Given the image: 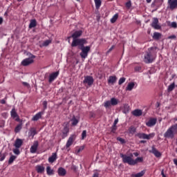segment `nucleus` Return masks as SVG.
<instances>
[{
    "mask_svg": "<svg viewBox=\"0 0 177 177\" xmlns=\"http://www.w3.org/2000/svg\"><path fill=\"white\" fill-rule=\"evenodd\" d=\"M82 35V30L75 31L71 36L68 38H73V40L71 44L73 48L78 46V45H85L87 44L86 39H77L80 38Z\"/></svg>",
    "mask_w": 177,
    "mask_h": 177,
    "instance_id": "obj_1",
    "label": "nucleus"
},
{
    "mask_svg": "<svg viewBox=\"0 0 177 177\" xmlns=\"http://www.w3.org/2000/svg\"><path fill=\"white\" fill-rule=\"evenodd\" d=\"M156 55H157V47H151L149 48L147 55L145 56V63H153L156 59Z\"/></svg>",
    "mask_w": 177,
    "mask_h": 177,
    "instance_id": "obj_2",
    "label": "nucleus"
},
{
    "mask_svg": "<svg viewBox=\"0 0 177 177\" xmlns=\"http://www.w3.org/2000/svg\"><path fill=\"white\" fill-rule=\"evenodd\" d=\"M177 135V124L171 125L164 133V138L167 139H174Z\"/></svg>",
    "mask_w": 177,
    "mask_h": 177,
    "instance_id": "obj_3",
    "label": "nucleus"
},
{
    "mask_svg": "<svg viewBox=\"0 0 177 177\" xmlns=\"http://www.w3.org/2000/svg\"><path fill=\"white\" fill-rule=\"evenodd\" d=\"M28 58L24 59L21 62V65L24 66H30V64H32L34 63V59H35V55L31 54V53H27Z\"/></svg>",
    "mask_w": 177,
    "mask_h": 177,
    "instance_id": "obj_4",
    "label": "nucleus"
},
{
    "mask_svg": "<svg viewBox=\"0 0 177 177\" xmlns=\"http://www.w3.org/2000/svg\"><path fill=\"white\" fill-rule=\"evenodd\" d=\"M120 157L121 158H122V162H124V164H129V165H135L136 162H134L132 159L133 155L131 154L130 156H128L127 155H124V153H120Z\"/></svg>",
    "mask_w": 177,
    "mask_h": 177,
    "instance_id": "obj_5",
    "label": "nucleus"
},
{
    "mask_svg": "<svg viewBox=\"0 0 177 177\" xmlns=\"http://www.w3.org/2000/svg\"><path fill=\"white\" fill-rule=\"evenodd\" d=\"M80 47V50L82 52L80 53V56L82 59H86L88 57V53L91 52V46H84V45H79Z\"/></svg>",
    "mask_w": 177,
    "mask_h": 177,
    "instance_id": "obj_6",
    "label": "nucleus"
},
{
    "mask_svg": "<svg viewBox=\"0 0 177 177\" xmlns=\"http://www.w3.org/2000/svg\"><path fill=\"white\" fill-rule=\"evenodd\" d=\"M154 133H151L150 134H146L144 133H139L137 134L138 138L139 139H147V140H150V139H152V138H154Z\"/></svg>",
    "mask_w": 177,
    "mask_h": 177,
    "instance_id": "obj_7",
    "label": "nucleus"
},
{
    "mask_svg": "<svg viewBox=\"0 0 177 177\" xmlns=\"http://www.w3.org/2000/svg\"><path fill=\"white\" fill-rule=\"evenodd\" d=\"M167 5L168 9L175 10V9H177V0H168Z\"/></svg>",
    "mask_w": 177,
    "mask_h": 177,
    "instance_id": "obj_8",
    "label": "nucleus"
},
{
    "mask_svg": "<svg viewBox=\"0 0 177 177\" xmlns=\"http://www.w3.org/2000/svg\"><path fill=\"white\" fill-rule=\"evenodd\" d=\"M151 26L153 28H154V30L161 29V26L158 24V18H153Z\"/></svg>",
    "mask_w": 177,
    "mask_h": 177,
    "instance_id": "obj_9",
    "label": "nucleus"
},
{
    "mask_svg": "<svg viewBox=\"0 0 177 177\" xmlns=\"http://www.w3.org/2000/svg\"><path fill=\"white\" fill-rule=\"evenodd\" d=\"M57 77H59V71L50 74L48 77V82L52 84V82H53L57 78Z\"/></svg>",
    "mask_w": 177,
    "mask_h": 177,
    "instance_id": "obj_10",
    "label": "nucleus"
},
{
    "mask_svg": "<svg viewBox=\"0 0 177 177\" xmlns=\"http://www.w3.org/2000/svg\"><path fill=\"white\" fill-rule=\"evenodd\" d=\"M93 77L92 76H85L83 84H87V85L91 86L93 84Z\"/></svg>",
    "mask_w": 177,
    "mask_h": 177,
    "instance_id": "obj_11",
    "label": "nucleus"
},
{
    "mask_svg": "<svg viewBox=\"0 0 177 177\" xmlns=\"http://www.w3.org/2000/svg\"><path fill=\"white\" fill-rule=\"evenodd\" d=\"M149 153H152L155 156V157H157L158 158L161 156V152L158 151L157 149L154 146H152L151 149L149 150Z\"/></svg>",
    "mask_w": 177,
    "mask_h": 177,
    "instance_id": "obj_12",
    "label": "nucleus"
},
{
    "mask_svg": "<svg viewBox=\"0 0 177 177\" xmlns=\"http://www.w3.org/2000/svg\"><path fill=\"white\" fill-rule=\"evenodd\" d=\"M74 140H75V136L71 135L66 142V149H68V147H70V146H71V145L74 143Z\"/></svg>",
    "mask_w": 177,
    "mask_h": 177,
    "instance_id": "obj_13",
    "label": "nucleus"
},
{
    "mask_svg": "<svg viewBox=\"0 0 177 177\" xmlns=\"http://www.w3.org/2000/svg\"><path fill=\"white\" fill-rule=\"evenodd\" d=\"M70 132V129L68 128V125L66 124L62 130V139H64V138H67V135Z\"/></svg>",
    "mask_w": 177,
    "mask_h": 177,
    "instance_id": "obj_14",
    "label": "nucleus"
},
{
    "mask_svg": "<svg viewBox=\"0 0 177 177\" xmlns=\"http://www.w3.org/2000/svg\"><path fill=\"white\" fill-rule=\"evenodd\" d=\"M39 145V144L38 141H35L33 142L32 146L30 149V153H37V150H38Z\"/></svg>",
    "mask_w": 177,
    "mask_h": 177,
    "instance_id": "obj_15",
    "label": "nucleus"
},
{
    "mask_svg": "<svg viewBox=\"0 0 177 177\" xmlns=\"http://www.w3.org/2000/svg\"><path fill=\"white\" fill-rule=\"evenodd\" d=\"M157 124V118H150L149 121L146 123L147 127H154Z\"/></svg>",
    "mask_w": 177,
    "mask_h": 177,
    "instance_id": "obj_16",
    "label": "nucleus"
},
{
    "mask_svg": "<svg viewBox=\"0 0 177 177\" xmlns=\"http://www.w3.org/2000/svg\"><path fill=\"white\" fill-rule=\"evenodd\" d=\"M14 146L16 149H20L23 146V140L17 138L15 142Z\"/></svg>",
    "mask_w": 177,
    "mask_h": 177,
    "instance_id": "obj_17",
    "label": "nucleus"
},
{
    "mask_svg": "<svg viewBox=\"0 0 177 177\" xmlns=\"http://www.w3.org/2000/svg\"><path fill=\"white\" fill-rule=\"evenodd\" d=\"M10 114L12 118H16V121H19L20 120L19 118V115H17V112H16V109L13 108L10 111Z\"/></svg>",
    "mask_w": 177,
    "mask_h": 177,
    "instance_id": "obj_18",
    "label": "nucleus"
},
{
    "mask_svg": "<svg viewBox=\"0 0 177 177\" xmlns=\"http://www.w3.org/2000/svg\"><path fill=\"white\" fill-rule=\"evenodd\" d=\"M132 114L135 117H140V115H142V114H143V112L140 109H136L132 111Z\"/></svg>",
    "mask_w": 177,
    "mask_h": 177,
    "instance_id": "obj_19",
    "label": "nucleus"
},
{
    "mask_svg": "<svg viewBox=\"0 0 177 177\" xmlns=\"http://www.w3.org/2000/svg\"><path fill=\"white\" fill-rule=\"evenodd\" d=\"M58 175L59 176H65L67 171L63 167H59L57 170Z\"/></svg>",
    "mask_w": 177,
    "mask_h": 177,
    "instance_id": "obj_20",
    "label": "nucleus"
},
{
    "mask_svg": "<svg viewBox=\"0 0 177 177\" xmlns=\"http://www.w3.org/2000/svg\"><path fill=\"white\" fill-rule=\"evenodd\" d=\"M57 159V154L56 153H53L52 156L48 158V162L53 163L55 162V160Z\"/></svg>",
    "mask_w": 177,
    "mask_h": 177,
    "instance_id": "obj_21",
    "label": "nucleus"
},
{
    "mask_svg": "<svg viewBox=\"0 0 177 177\" xmlns=\"http://www.w3.org/2000/svg\"><path fill=\"white\" fill-rule=\"evenodd\" d=\"M36 171L38 174H42L45 171V167L42 165L36 166Z\"/></svg>",
    "mask_w": 177,
    "mask_h": 177,
    "instance_id": "obj_22",
    "label": "nucleus"
},
{
    "mask_svg": "<svg viewBox=\"0 0 177 177\" xmlns=\"http://www.w3.org/2000/svg\"><path fill=\"white\" fill-rule=\"evenodd\" d=\"M43 112H39L32 118V121H38L41 117H42Z\"/></svg>",
    "mask_w": 177,
    "mask_h": 177,
    "instance_id": "obj_23",
    "label": "nucleus"
},
{
    "mask_svg": "<svg viewBox=\"0 0 177 177\" xmlns=\"http://www.w3.org/2000/svg\"><path fill=\"white\" fill-rule=\"evenodd\" d=\"M116 82H117V77L115 76H110L109 79L108 80L109 84H112V85H113V84H115Z\"/></svg>",
    "mask_w": 177,
    "mask_h": 177,
    "instance_id": "obj_24",
    "label": "nucleus"
},
{
    "mask_svg": "<svg viewBox=\"0 0 177 177\" xmlns=\"http://www.w3.org/2000/svg\"><path fill=\"white\" fill-rule=\"evenodd\" d=\"M133 88H135V83L134 82L129 83L126 88V91H132Z\"/></svg>",
    "mask_w": 177,
    "mask_h": 177,
    "instance_id": "obj_25",
    "label": "nucleus"
},
{
    "mask_svg": "<svg viewBox=\"0 0 177 177\" xmlns=\"http://www.w3.org/2000/svg\"><path fill=\"white\" fill-rule=\"evenodd\" d=\"M71 121L72 122L73 127H75L78 124V122H80V120L75 118V116H73Z\"/></svg>",
    "mask_w": 177,
    "mask_h": 177,
    "instance_id": "obj_26",
    "label": "nucleus"
},
{
    "mask_svg": "<svg viewBox=\"0 0 177 177\" xmlns=\"http://www.w3.org/2000/svg\"><path fill=\"white\" fill-rule=\"evenodd\" d=\"M37 26V20L32 19L30 20V23L29 24V28H34V27Z\"/></svg>",
    "mask_w": 177,
    "mask_h": 177,
    "instance_id": "obj_27",
    "label": "nucleus"
},
{
    "mask_svg": "<svg viewBox=\"0 0 177 177\" xmlns=\"http://www.w3.org/2000/svg\"><path fill=\"white\" fill-rule=\"evenodd\" d=\"M111 104L112 106H117V104H118V100H117L116 98L112 97L111 99Z\"/></svg>",
    "mask_w": 177,
    "mask_h": 177,
    "instance_id": "obj_28",
    "label": "nucleus"
},
{
    "mask_svg": "<svg viewBox=\"0 0 177 177\" xmlns=\"http://www.w3.org/2000/svg\"><path fill=\"white\" fill-rule=\"evenodd\" d=\"M136 132V128L133 126H131L129 129V133H131V135H133Z\"/></svg>",
    "mask_w": 177,
    "mask_h": 177,
    "instance_id": "obj_29",
    "label": "nucleus"
},
{
    "mask_svg": "<svg viewBox=\"0 0 177 177\" xmlns=\"http://www.w3.org/2000/svg\"><path fill=\"white\" fill-rule=\"evenodd\" d=\"M123 113L124 114H127V113H129V105L124 104L123 107Z\"/></svg>",
    "mask_w": 177,
    "mask_h": 177,
    "instance_id": "obj_30",
    "label": "nucleus"
},
{
    "mask_svg": "<svg viewBox=\"0 0 177 177\" xmlns=\"http://www.w3.org/2000/svg\"><path fill=\"white\" fill-rule=\"evenodd\" d=\"M153 39H158L159 38H161V33L155 32L153 35Z\"/></svg>",
    "mask_w": 177,
    "mask_h": 177,
    "instance_id": "obj_31",
    "label": "nucleus"
},
{
    "mask_svg": "<svg viewBox=\"0 0 177 177\" xmlns=\"http://www.w3.org/2000/svg\"><path fill=\"white\" fill-rule=\"evenodd\" d=\"M95 3V8L96 9H99L100 6H102V1L101 0H94Z\"/></svg>",
    "mask_w": 177,
    "mask_h": 177,
    "instance_id": "obj_32",
    "label": "nucleus"
},
{
    "mask_svg": "<svg viewBox=\"0 0 177 177\" xmlns=\"http://www.w3.org/2000/svg\"><path fill=\"white\" fill-rule=\"evenodd\" d=\"M21 128H22V125L21 124H18L15 129V133H19V132H20V131H21Z\"/></svg>",
    "mask_w": 177,
    "mask_h": 177,
    "instance_id": "obj_33",
    "label": "nucleus"
},
{
    "mask_svg": "<svg viewBox=\"0 0 177 177\" xmlns=\"http://www.w3.org/2000/svg\"><path fill=\"white\" fill-rule=\"evenodd\" d=\"M118 19V14H115L111 19V23L114 24L117 21Z\"/></svg>",
    "mask_w": 177,
    "mask_h": 177,
    "instance_id": "obj_34",
    "label": "nucleus"
},
{
    "mask_svg": "<svg viewBox=\"0 0 177 177\" xmlns=\"http://www.w3.org/2000/svg\"><path fill=\"white\" fill-rule=\"evenodd\" d=\"M111 101H106L104 103V106L106 109H109V107H111Z\"/></svg>",
    "mask_w": 177,
    "mask_h": 177,
    "instance_id": "obj_35",
    "label": "nucleus"
},
{
    "mask_svg": "<svg viewBox=\"0 0 177 177\" xmlns=\"http://www.w3.org/2000/svg\"><path fill=\"white\" fill-rule=\"evenodd\" d=\"M46 172L48 175H53V170L50 169V166L46 167Z\"/></svg>",
    "mask_w": 177,
    "mask_h": 177,
    "instance_id": "obj_36",
    "label": "nucleus"
},
{
    "mask_svg": "<svg viewBox=\"0 0 177 177\" xmlns=\"http://www.w3.org/2000/svg\"><path fill=\"white\" fill-rule=\"evenodd\" d=\"M175 89V83H172L168 86V92H172V90Z\"/></svg>",
    "mask_w": 177,
    "mask_h": 177,
    "instance_id": "obj_37",
    "label": "nucleus"
},
{
    "mask_svg": "<svg viewBox=\"0 0 177 177\" xmlns=\"http://www.w3.org/2000/svg\"><path fill=\"white\" fill-rule=\"evenodd\" d=\"M15 160H16V156L12 155V156L10 157V159H9V160H8V164H12V163H13V161H15Z\"/></svg>",
    "mask_w": 177,
    "mask_h": 177,
    "instance_id": "obj_38",
    "label": "nucleus"
},
{
    "mask_svg": "<svg viewBox=\"0 0 177 177\" xmlns=\"http://www.w3.org/2000/svg\"><path fill=\"white\" fill-rule=\"evenodd\" d=\"M50 44H52V40L48 39L44 41L43 46H48Z\"/></svg>",
    "mask_w": 177,
    "mask_h": 177,
    "instance_id": "obj_39",
    "label": "nucleus"
},
{
    "mask_svg": "<svg viewBox=\"0 0 177 177\" xmlns=\"http://www.w3.org/2000/svg\"><path fill=\"white\" fill-rule=\"evenodd\" d=\"M145 175V171H141L139 173H137L136 174L134 175V177H142Z\"/></svg>",
    "mask_w": 177,
    "mask_h": 177,
    "instance_id": "obj_40",
    "label": "nucleus"
},
{
    "mask_svg": "<svg viewBox=\"0 0 177 177\" xmlns=\"http://www.w3.org/2000/svg\"><path fill=\"white\" fill-rule=\"evenodd\" d=\"M127 79L125 77H121L120 80H119V82H118V84L119 85H122V84H124V82H125V80Z\"/></svg>",
    "mask_w": 177,
    "mask_h": 177,
    "instance_id": "obj_41",
    "label": "nucleus"
},
{
    "mask_svg": "<svg viewBox=\"0 0 177 177\" xmlns=\"http://www.w3.org/2000/svg\"><path fill=\"white\" fill-rule=\"evenodd\" d=\"M134 162H136L135 165H136L137 162H143V158H137L136 160H133Z\"/></svg>",
    "mask_w": 177,
    "mask_h": 177,
    "instance_id": "obj_42",
    "label": "nucleus"
},
{
    "mask_svg": "<svg viewBox=\"0 0 177 177\" xmlns=\"http://www.w3.org/2000/svg\"><path fill=\"white\" fill-rule=\"evenodd\" d=\"M30 135L31 136H34L35 135H37V130H35V129L32 128L30 129Z\"/></svg>",
    "mask_w": 177,
    "mask_h": 177,
    "instance_id": "obj_43",
    "label": "nucleus"
},
{
    "mask_svg": "<svg viewBox=\"0 0 177 177\" xmlns=\"http://www.w3.org/2000/svg\"><path fill=\"white\" fill-rule=\"evenodd\" d=\"M13 153L17 156H19V154H20V149H19V148H15L13 149Z\"/></svg>",
    "mask_w": 177,
    "mask_h": 177,
    "instance_id": "obj_44",
    "label": "nucleus"
},
{
    "mask_svg": "<svg viewBox=\"0 0 177 177\" xmlns=\"http://www.w3.org/2000/svg\"><path fill=\"white\" fill-rule=\"evenodd\" d=\"M6 157V155H5V153L2 154L0 153V161H3V160H5Z\"/></svg>",
    "mask_w": 177,
    "mask_h": 177,
    "instance_id": "obj_45",
    "label": "nucleus"
},
{
    "mask_svg": "<svg viewBox=\"0 0 177 177\" xmlns=\"http://www.w3.org/2000/svg\"><path fill=\"white\" fill-rule=\"evenodd\" d=\"M115 131H117V126L113 124L111 127V132H113V133H115Z\"/></svg>",
    "mask_w": 177,
    "mask_h": 177,
    "instance_id": "obj_46",
    "label": "nucleus"
},
{
    "mask_svg": "<svg viewBox=\"0 0 177 177\" xmlns=\"http://www.w3.org/2000/svg\"><path fill=\"white\" fill-rule=\"evenodd\" d=\"M86 138V130H84L82 133V139H85Z\"/></svg>",
    "mask_w": 177,
    "mask_h": 177,
    "instance_id": "obj_47",
    "label": "nucleus"
},
{
    "mask_svg": "<svg viewBox=\"0 0 177 177\" xmlns=\"http://www.w3.org/2000/svg\"><path fill=\"white\" fill-rule=\"evenodd\" d=\"M117 140L120 142V143H122V144L125 143V140L123 139L122 138L118 137L117 138Z\"/></svg>",
    "mask_w": 177,
    "mask_h": 177,
    "instance_id": "obj_48",
    "label": "nucleus"
},
{
    "mask_svg": "<svg viewBox=\"0 0 177 177\" xmlns=\"http://www.w3.org/2000/svg\"><path fill=\"white\" fill-rule=\"evenodd\" d=\"M43 106H44V110H46V109L48 108V102L44 101L43 102Z\"/></svg>",
    "mask_w": 177,
    "mask_h": 177,
    "instance_id": "obj_49",
    "label": "nucleus"
},
{
    "mask_svg": "<svg viewBox=\"0 0 177 177\" xmlns=\"http://www.w3.org/2000/svg\"><path fill=\"white\" fill-rule=\"evenodd\" d=\"M170 26H171V27L172 28H177V24H176V22H172Z\"/></svg>",
    "mask_w": 177,
    "mask_h": 177,
    "instance_id": "obj_50",
    "label": "nucleus"
},
{
    "mask_svg": "<svg viewBox=\"0 0 177 177\" xmlns=\"http://www.w3.org/2000/svg\"><path fill=\"white\" fill-rule=\"evenodd\" d=\"M5 127V121L1 120L0 121V128H3Z\"/></svg>",
    "mask_w": 177,
    "mask_h": 177,
    "instance_id": "obj_51",
    "label": "nucleus"
},
{
    "mask_svg": "<svg viewBox=\"0 0 177 177\" xmlns=\"http://www.w3.org/2000/svg\"><path fill=\"white\" fill-rule=\"evenodd\" d=\"M22 84L24 86H26V88H30V84L28 83L24 82Z\"/></svg>",
    "mask_w": 177,
    "mask_h": 177,
    "instance_id": "obj_52",
    "label": "nucleus"
},
{
    "mask_svg": "<svg viewBox=\"0 0 177 177\" xmlns=\"http://www.w3.org/2000/svg\"><path fill=\"white\" fill-rule=\"evenodd\" d=\"M131 5L132 4L131 3V1H128L127 3H126L127 8H131Z\"/></svg>",
    "mask_w": 177,
    "mask_h": 177,
    "instance_id": "obj_53",
    "label": "nucleus"
},
{
    "mask_svg": "<svg viewBox=\"0 0 177 177\" xmlns=\"http://www.w3.org/2000/svg\"><path fill=\"white\" fill-rule=\"evenodd\" d=\"M113 49H114V46H112L107 51V53H110V52H111V50H113Z\"/></svg>",
    "mask_w": 177,
    "mask_h": 177,
    "instance_id": "obj_54",
    "label": "nucleus"
},
{
    "mask_svg": "<svg viewBox=\"0 0 177 177\" xmlns=\"http://www.w3.org/2000/svg\"><path fill=\"white\" fill-rule=\"evenodd\" d=\"M117 124H118V119L115 120L113 125L117 126Z\"/></svg>",
    "mask_w": 177,
    "mask_h": 177,
    "instance_id": "obj_55",
    "label": "nucleus"
},
{
    "mask_svg": "<svg viewBox=\"0 0 177 177\" xmlns=\"http://www.w3.org/2000/svg\"><path fill=\"white\" fill-rule=\"evenodd\" d=\"M170 39H175V38H176V35H171L169 37Z\"/></svg>",
    "mask_w": 177,
    "mask_h": 177,
    "instance_id": "obj_56",
    "label": "nucleus"
},
{
    "mask_svg": "<svg viewBox=\"0 0 177 177\" xmlns=\"http://www.w3.org/2000/svg\"><path fill=\"white\" fill-rule=\"evenodd\" d=\"M82 150H84V147H80V148L77 150V153H80V151H82Z\"/></svg>",
    "mask_w": 177,
    "mask_h": 177,
    "instance_id": "obj_57",
    "label": "nucleus"
},
{
    "mask_svg": "<svg viewBox=\"0 0 177 177\" xmlns=\"http://www.w3.org/2000/svg\"><path fill=\"white\" fill-rule=\"evenodd\" d=\"M0 103H1V104H5V103H6V101H5V100H1L0 101Z\"/></svg>",
    "mask_w": 177,
    "mask_h": 177,
    "instance_id": "obj_58",
    "label": "nucleus"
},
{
    "mask_svg": "<svg viewBox=\"0 0 177 177\" xmlns=\"http://www.w3.org/2000/svg\"><path fill=\"white\" fill-rule=\"evenodd\" d=\"M92 177H99V174L95 173Z\"/></svg>",
    "mask_w": 177,
    "mask_h": 177,
    "instance_id": "obj_59",
    "label": "nucleus"
},
{
    "mask_svg": "<svg viewBox=\"0 0 177 177\" xmlns=\"http://www.w3.org/2000/svg\"><path fill=\"white\" fill-rule=\"evenodd\" d=\"M3 23V18L0 17V24H2Z\"/></svg>",
    "mask_w": 177,
    "mask_h": 177,
    "instance_id": "obj_60",
    "label": "nucleus"
},
{
    "mask_svg": "<svg viewBox=\"0 0 177 177\" xmlns=\"http://www.w3.org/2000/svg\"><path fill=\"white\" fill-rule=\"evenodd\" d=\"M174 162L177 166V159H174Z\"/></svg>",
    "mask_w": 177,
    "mask_h": 177,
    "instance_id": "obj_61",
    "label": "nucleus"
},
{
    "mask_svg": "<svg viewBox=\"0 0 177 177\" xmlns=\"http://www.w3.org/2000/svg\"><path fill=\"white\" fill-rule=\"evenodd\" d=\"M133 154L135 155L136 157H138V156H139V153L138 152H136Z\"/></svg>",
    "mask_w": 177,
    "mask_h": 177,
    "instance_id": "obj_62",
    "label": "nucleus"
},
{
    "mask_svg": "<svg viewBox=\"0 0 177 177\" xmlns=\"http://www.w3.org/2000/svg\"><path fill=\"white\" fill-rule=\"evenodd\" d=\"M140 143H146V140H141L140 141Z\"/></svg>",
    "mask_w": 177,
    "mask_h": 177,
    "instance_id": "obj_63",
    "label": "nucleus"
},
{
    "mask_svg": "<svg viewBox=\"0 0 177 177\" xmlns=\"http://www.w3.org/2000/svg\"><path fill=\"white\" fill-rule=\"evenodd\" d=\"M146 1L147 2V3H150V2H151V0H146Z\"/></svg>",
    "mask_w": 177,
    "mask_h": 177,
    "instance_id": "obj_64",
    "label": "nucleus"
}]
</instances>
